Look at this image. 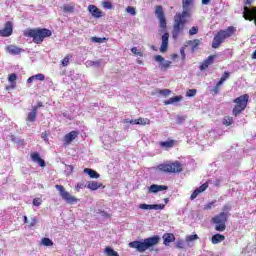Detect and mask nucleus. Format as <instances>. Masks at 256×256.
<instances>
[{
  "mask_svg": "<svg viewBox=\"0 0 256 256\" xmlns=\"http://www.w3.org/2000/svg\"><path fill=\"white\" fill-rule=\"evenodd\" d=\"M182 97L181 96H174L170 98L169 100H166L164 102L165 105H172V103H179L181 101Z\"/></svg>",
  "mask_w": 256,
  "mask_h": 256,
  "instance_id": "obj_27",
  "label": "nucleus"
},
{
  "mask_svg": "<svg viewBox=\"0 0 256 256\" xmlns=\"http://www.w3.org/2000/svg\"><path fill=\"white\" fill-rule=\"evenodd\" d=\"M167 189H169L168 186L157 184H152L148 187L149 193H159V191H167Z\"/></svg>",
  "mask_w": 256,
  "mask_h": 256,
  "instance_id": "obj_18",
  "label": "nucleus"
},
{
  "mask_svg": "<svg viewBox=\"0 0 256 256\" xmlns=\"http://www.w3.org/2000/svg\"><path fill=\"white\" fill-rule=\"evenodd\" d=\"M139 209L143 211L154 209L155 211H163L165 204H140Z\"/></svg>",
  "mask_w": 256,
  "mask_h": 256,
  "instance_id": "obj_11",
  "label": "nucleus"
},
{
  "mask_svg": "<svg viewBox=\"0 0 256 256\" xmlns=\"http://www.w3.org/2000/svg\"><path fill=\"white\" fill-rule=\"evenodd\" d=\"M45 79L44 74H36L27 79V83H32L34 81H43Z\"/></svg>",
  "mask_w": 256,
  "mask_h": 256,
  "instance_id": "obj_24",
  "label": "nucleus"
},
{
  "mask_svg": "<svg viewBox=\"0 0 256 256\" xmlns=\"http://www.w3.org/2000/svg\"><path fill=\"white\" fill-rule=\"evenodd\" d=\"M225 239V235L223 234H214L211 238L212 245H219V243H222V241Z\"/></svg>",
  "mask_w": 256,
  "mask_h": 256,
  "instance_id": "obj_21",
  "label": "nucleus"
},
{
  "mask_svg": "<svg viewBox=\"0 0 256 256\" xmlns=\"http://www.w3.org/2000/svg\"><path fill=\"white\" fill-rule=\"evenodd\" d=\"M193 3V0H182L183 11H189V5Z\"/></svg>",
  "mask_w": 256,
  "mask_h": 256,
  "instance_id": "obj_33",
  "label": "nucleus"
},
{
  "mask_svg": "<svg viewBox=\"0 0 256 256\" xmlns=\"http://www.w3.org/2000/svg\"><path fill=\"white\" fill-rule=\"evenodd\" d=\"M197 239H199L197 234L186 236V243H191V241H196Z\"/></svg>",
  "mask_w": 256,
  "mask_h": 256,
  "instance_id": "obj_38",
  "label": "nucleus"
},
{
  "mask_svg": "<svg viewBox=\"0 0 256 256\" xmlns=\"http://www.w3.org/2000/svg\"><path fill=\"white\" fill-rule=\"evenodd\" d=\"M215 203H217V200L208 202L206 205H204V211H211V209H213V207H215Z\"/></svg>",
  "mask_w": 256,
  "mask_h": 256,
  "instance_id": "obj_35",
  "label": "nucleus"
},
{
  "mask_svg": "<svg viewBox=\"0 0 256 256\" xmlns=\"http://www.w3.org/2000/svg\"><path fill=\"white\" fill-rule=\"evenodd\" d=\"M162 238L164 239V245L169 246V245H171V243H174L175 234L165 233Z\"/></svg>",
  "mask_w": 256,
  "mask_h": 256,
  "instance_id": "obj_20",
  "label": "nucleus"
},
{
  "mask_svg": "<svg viewBox=\"0 0 256 256\" xmlns=\"http://www.w3.org/2000/svg\"><path fill=\"white\" fill-rule=\"evenodd\" d=\"M157 168L162 173H181L183 171V165L179 161L162 163Z\"/></svg>",
  "mask_w": 256,
  "mask_h": 256,
  "instance_id": "obj_7",
  "label": "nucleus"
},
{
  "mask_svg": "<svg viewBox=\"0 0 256 256\" xmlns=\"http://www.w3.org/2000/svg\"><path fill=\"white\" fill-rule=\"evenodd\" d=\"M7 51L8 53H10V55H19V53H21V48L10 45V46H7Z\"/></svg>",
  "mask_w": 256,
  "mask_h": 256,
  "instance_id": "obj_25",
  "label": "nucleus"
},
{
  "mask_svg": "<svg viewBox=\"0 0 256 256\" xmlns=\"http://www.w3.org/2000/svg\"><path fill=\"white\" fill-rule=\"evenodd\" d=\"M138 125H151L149 118H138Z\"/></svg>",
  "mask_w": 256,
  "mask_h": 256,
  "instance_id": "obj_36",
  "label": "nucleus"
},
{
  "mask_svg": "<svg viewBox=\"0 0 256 256\" xmlns=\"http://www.w3.org/2000/svg\"><path fill=\"white\" fill-rule=\"evenodd\" d=\"M159 241H161V238L159 235H155L145 238L144 241H132L129 243V247L132 249H137L139 253H145L147 249H151V247L158 245Z\"/></svg>",
  "mask_w": 256,
  "mask_h": 256,
  "instance_id": "obj_3",
  "label": "nucleus"
},
{
  "mask_svg": "<svg viewBox=\"0 0 256 256\" xmlns=\"http://www.w3.org/2000/svg\"><path fill=\"white\" fill-rule=\"evenodd\" d=\"M171 67V61L169 60H164L162 63H161V66H160V69L162 71H167V69H169Z\"/></svg>",
  "mask_w": 256,
  "mask_h": 256,
  "instance_id": "obj_32",
  "label": "nucleus"
},
{
  "mask_svg": "<svg viewBox=\"0 0 256 256\" xmlns=\"http://www.w3.org/2000/svg\"><path fill=\"white\" fill-rule=\"evenodd\" d=\"M127 13H129L130 15H136L137 11H135V8H133V6H128L126 8Z\"/></svg>",
  "mask_w": 256,
  "mask_h": 256,
  "instance_id": "obj_43",
  "label": "nucleus"
},
{
  "mask_svg": "<svg viewBox=\"0 0 256 256\" xmlns=\"http://www.w3.org/2000/svg\"><path fill=\"white\" fill-rule=\"evenodd\" d=\"M237 33V28L235 26H229L224 30H219L213 38L212 49H219L222 43H225V39L233 37Z\"/></svg>",
  "mask_w": 256,
  "mask_h": 256,
  "instance_id": "obj_4",
  "label": "nucleus"
},
{
  "mask_svg": "<svg viewBox=\"0 0 256 256\" xmlns=\"http://www.w3.org/2000/svg\"><path fill=\"white\" fill-rule=\"evenodd\" d=\"M83 187H85V183H78L76 185V190L79 191L80 189H83Z\"/></svg>",
  "mask_w": 256,
  "mask_h": 256,
  "instance_id": "obj_52",
  "label": "nucleus"
},
{
  "mask_svg": "<svg viewBox=\"0 0 256 256\" xmlns=\"http://www.w3.org/2000/svg\"><path fill=\"white\" fill-rule=\"evenodd\" d=\"M229 213L220 212L216 216L212 218V223H214L215 231H219L220 233L227 229V221H228Z\"/></svg>",
  "mask_w": 256,
  "mask_h": 256,
  "instance_id": "obj_6",
  "label": "nucleus"
},
{
  "mask_svg": "<svg viewBox=\"0 0 256 256\" xmlns=\"http://www.w3.org/2000/svg\"><path fill=\"white\" fill-rule=\"evenodd\" d=\"M24 37L32 39L36 45H41L45 39L51 37L53 32L47 28H30L23 32Z\"/></svg>",
  "mask_w": 256,
  "mask_h": 256,
  "instance_id": "obj_1",
  "label": "nucleus"
},
{
  "mask_svg": "<svg viewBox=\"0 0 256 256\" xmlns=\"http://www.w3.org/2000/svg\"><path fill=\"white\" fill-rule=\"evenodd\" d=\"M211 3V0H202V5H209Z\"/></svg>",
  "mask_w": 256,
  "mask_h": 256,
  "instance_id": "obj_62",
  "label": "nucleus"
},
{
  "mask_svg": "<svg viewBox=\"0 0 256 256\" xmlns=\"http://www.w3.org/2000/svg\"><path fill=\"white\" fill-rule=\"evenodd\" d=\"M155 61H157L158 63H163L165 61V58H163V56L161 55H156L154 57Z\"/></svg>",
  "mask_w": 256,
  "mask_h": 256,
  "instance_id": "obj_50",
  "label": "nucleus"
},
{
  "mask_svg": "<svg viewBox=\"0 0 256 256\" xmlns=\"http://www.w3.org/2000/svg\"><path fill=\"white\" fill-rule=\"evenodd\" d=\"M72 58H73V55L67 54V55L64 57V59H62V61H61L62 67H67V66L69 65L70 59H72Z\"/></svg>",
  "mask_w": 256,
  "mask_h": 256,
  "instance_id": "obj_30",
  "label": "nucleus"
},
{
  "mask_svg": "<svg viewBox=\"0 0 256 256\" xmlns=\"http://www.w3.org/2000/svg\"><path fill=\"white\" fill-rule=\"evenodd\" d=\"M17 143L21 145V147H25V139H20L17 141Z\"/></svg>",
  "mask_w": 256,
  "mask_h": 256,
  "instance_id": "obj_55",
  "label": "nucleus"
},
{
  "mask_svg": "<svg viewBox=\"0 0 256 256\" xmlns=\"http://www.w3.org/2000/svg\"><path fill=\"white\" fill-rule=\"evenodd\" d=\"M92 65H97V67H99V65H101V60L93 61Z\"/></svg>",
  "mask_w": 256,
  "mask_h": 256,
  "instance_id": "obj_61",
  "label": "nucleus"
},
{
  "mask_svg": "<svg viewBox=\"0 0 256 256\" xmlns=\"http://www.w3.org/2000/svg\"><path fill=\"white\" fill-rule=\"evenodd\" d=\"M31 160L33 163H38L40 167H45V160L42 159V157L37 152H32L30 154Z\"/></svg>",
  "mask_w": 256,
  "mask_h": 256,
  "instance_id": "obj_17",
  "label": "nucleus"
},
{
  "mask_svg": "<svg viewBox=\"0 0 256 256\" xmlns=\"http://www.w3.org/2000/svg\"><path fill=\"white\" fill-rule=\"evenodd\" d=\"M198 190V193H203L204 191H207L209 189V182H206L202 184L200 187L196 188Z\"/></svg>",
  "mask_w": 256,
  "mask_h": 256,
  "instance_id": "obj_37",
  "label": "nucleus"
},
{
  "mask_svg": "<svg viewBox=\"0 0 256 256\" xmlns=\"http://www.w3.org/2000/svg\"><path fill=\"white\" fill-rule=\"evenodd\" d=\"M176 249H185V242L183 240H178L175 244Z\"/></svg>",
  "mask_w": 256,
  "mask_h": 256,
  "instance_id": "obj_39",
  "label": "nucleus"
},
{
  "mask_svg": "<svg viewBox=\"0 0 256 256\" xmlns=\"http://www.w3.org/2000/svg\"><path fill=\"white\" fill-rule=\"evenodd\" d=\"M88 11L91 13L92 17H95V19H99L103 17V12L95 5L90 4L88 6Z\"/></svg>",
  "mask_w": 256,
  "mask_h": 256,
  "instance_id": "obj_14",
  "label": "nucleus"
},
{
  "mask_svg": "<svg viewBox=\"0 0 256 256\" xmlns=\"http://www.w3.org/2000/svg\"><path fill=\"white\" fill-rule=\"evenodd\" d=\"M223 211H231V206L230 205H224L223 206Z\"/></svg>",
  "mask_w": 256,
  "mask_h": 256,
  "instance_id": "obj_56",
  "label": "nucleus"
},
{
  "mask_svg": "<svg viewBox=\"0 0 256 256\" xmlns=\"http://www.w3.org/2000/svg\"><path fill=\"white\" fill-rule=\"evenodd\" d=\"M155 15L160 23V29H167V18H165V12L163 6L158 5L155 7Z\"/></svg>",
  "mask_w": 256,
  "mask_h": 256,
  "instance_id": "obj_9",
  "label": "nucleus"
},
{
  "mask_svg": "<svg viewBox=\"0 0 256 256\" xmlns=\"http://www.w3.org/2000/svg\"><path fill=\"white\" fill-rule=\"evenodd\" d=\"M191 17V13L189 11H182V13H177L174 16V24H173V30H172V37L173 39H177L183 31H185V25H187V22Z\"/></svg>",
  "mask_w": 256,
  "mask_h": 256,
  "instance_id": "obj_2",
  "label": "nucleus"
},
{
  "mask_svg": "<svg viewBox=\"0 0 256 256\" xmlns=\"http://www.w3.org/2000/svg\"><path fill=\"white\" fill-rule=\"evenodd\" d=\"M252 59H256V50L252 53Z\"/></svg>",
  "mask_w": 256,
  "mask_h": 256,
  "instance_id": "obj_64",
  "label": "nucleus"
},
{
  "mask_svg": "<svg viewBox=\"0 0 256 256\" xmlns=\"http://www.w3.org/2000/svg\"><path fill=\"white\" fill-rule=\"evenodd\" d=\"M41 203H43V200L41 198H34L33 199V205L35 207H39L41 205Z\"/></svg>",
  "mask_w": 256,
  "mask_h": 256,
  "instance_id": "obj_44",
  "label": "nucleus"
},
{
  "mask_svg": "<svg viewBox=\"0 0 256 256\" xmlns=\"http://www.w3.org/2000/svg\"><path fill=\"white\" fill-rule=\"evenodd\" d=\"M180 54H181L182 58L185 59V47L180 49Z\"/></svg>",
  "mask_w": 256,
  "mask_h": 256,
  "instance_id": "obj_57",
  "label": "nucleus"
},
{
  "mask_svg": "<svg viewBox=\"0 0 256 256\" xmlns=\"http://www.w3.org/2000/svg\"><path fill=\"white\" fill-rule=\"evenodd\" d=\"M79 137V132L73 130L64 136V145H71Z\"/></svg>",
  "mask_w": 256,
  "mask_h": 256,
  "instance_id": "obj_13",
  "label": "nucleus"
},
{
  "mask_svg": "<svg viewBox=\"0 0 256 256\" xmlns=\"http://www.w3.org/2000/svg\"><path fill=\"white\" fill-rule=\"evenodd\" d=\"M223 83L225 82L220 78V80L216 83V86L221 88V85H223Z\"/></svg>",
  "mask_w": 256,
  "mask_h": 256,
  "instance_id": "obj_59",
  "label": "nucleus"
},
{
  "mask_svg": "<svg viewBox=\"0 0 256 256\" xmlns=\"http://www.w3.org/2000/svg\"><path fill=\"white\" fill-rule=\"evenodd\" d=\"M223 125L226 127H229L230 125H233V117L231 116H225L222 120Z\"/></svg>",
  "mask_w": 256,
  "mask_h": 256,
  "instance_id": "obj_29",
  "label": "nucleus"
},
{
  "mask_svg": "<svg viewBox=\"0 0 256 256\" xmlns=\"http://www.w3.org/2000/svg\"><path fill=\"white\" fill-rule=\"evenodd\" d=\"M37 225V218H31L29 227H35Z\"/></svg>",
  "mask_w": 256,
  "mask_h": 256,
  "instance_id": "obj_51",
  "label": "nucleus"
},
{
  "mask_svg": "<svg viewBox=\"0 0 256 256\" xmlns=\"http://www.w3.org/2000/svg\"><path fill=\"white\" fill-rule=\"evenodd\" d=\"M159 145L162 149H172V147H175V140L161 141Z\"/></svg>",
  "mask_w": 256,
  "mask_h": 256,
  "instance_id": "obj_22",
  "label": "nucleus"
},
{
  "mask_svg": "<svg viewBox=\"0 0 256 256\" xmlns=\"http://www.w3.org/2000/svg\"><path fill=\"white\" fill-rule=\"evenodd\" d=\"M131 52L134 55H138V57H143V52H141V50L137 49V47L131 48Z\"/></svg>",
  "mask_w": 256,
  "mask_h": 256,
  "instance_id": "obj_40",
  "label": "nucleus"
},
{
  "mask_svg": "<svg viewBox=\"0 0 256 256\" xmlns=\"http://www.w3.org/2000/svg\"><path fill=\"white\" fill-rule=\"evenodd\" d=\"M36 119H37V114H35L34 112H30L28 113L26 121H29V123H34Z\"/></svg>",
  "mask_w": 256,
  "mask_h": 256,
  "instance_id": "obj_34",
  "label": "nucleus"
},
{
  "mask_svg": "<svg viewBox=\"0 0 256 256\" xmlns=\"http://www.w3.org/2000/svg\"><path fill=\"white\" fill-rule=\"evenodd\" d=\"M64 13H74L75 12V6L74 5H64L63 6Z\"/></svg>",
  "mask_w": 256,
  "mask_h": 256,
  "instance_id": "obj_31",
  "label": "nucleus"
},
{
  "mask_svg": "<svg viewBox=\"0 0 256 256\" xmlns=\"http://www.w3.org/2000/svg\"><path fill=\"white\" fill-rule=\"evenodd\" d=\"M199 45H201V41H200L199 39H194V40H193L192 49H193V50L197 49V47H199Z\"/></svg>",
  "mask_w": 256,
  "mask_h": 256,
  "instance_id": "obj_49",
  "label": "nucleus"
},
{
  "mask_svg": "<svg viewBox=\"0 0 256 256\" xmlns=\"http://www.w3.org/2000/svg\"><path fill=\"white\" fill-rule=\"evenodd\" d=\"M41 243L44 247H53V240L50 238L44 237L41 239Z\"/></svg>",
  "mask_w": 256,
  "mask_h": 256,
  "instance_id": "obj_28",
  "label": "nucleus"
},
{
  "mask_svg": "<svg viewBox=\"0 0 256 256\" xmlns=\"http://www.w3.org/2000/svg\"><path fill=\"white\" fill-rule=\"evenodd\" d=\"M199 195H201V194L198 192L197 189H195V190L192 192L191 196H190L191 201L197 199V196H199Z\"/></svg>",
  "mask_w": 256,
  "mask_h": 256,
  "instance_id": "obj_47",
  "label": "nucleus"
},
{
  "mask_svg": "<svg viewBox=\"0 0 256 256\" xmlns=\"http://www.w3.org/2000/svg\"><path fill=\"white\" fill-rule=\"evenodd\" d=\"M2 37H11L13 35V23L7 21L4 28L1 30Z\"/></svg>",
  "mask_w": 256,
  "mask_h": 256,
  "instance_id": "obj_12",
  "label": "nucleus"
},
{
  "mask_svg": "<svg viewBox=\"0 0 256 256\" xmlns=\"http://www.w3.org/2000/svg\"><path fill=\"white\" fill-rule=\"evenodd\" d=\"M36 107L39 109V107H43V102H38Z\"/></svg>",
  "mask_w": 256,
  "mask_h": 256,
  "instance_id": "obj_63",
  "label": "nucleus"
},
{
  "mask_svg": "<svg viewBox=\"0 0 256 256\" xmlns=\"http://www.w3.org/2000/svg\"><path fill=\"white\" fill-rule=\"evenodd\" d=\"M229 77H231V73L229 71H225L220 79L225 82Z\"/></svg>",
  "mask_w": 256,
  "mask_h": 256,
  "instance_id": "obj_48",
  "label": "nucleus"
},
{
  "mask_svg": "<svg viewBox=\"0 0 256 256\" xmlns=\"http://www.w3.org/2000/svg\"><path fill=\"white\" fill-rule=\"evenodd\" d=\"M55 188L60 193V197L65 201L68 205H75V203L79 202V198L71 195L67 190H65V187L63 185H55Z\"/></svg>",
  "mask_w": 256,
  "mask_h": 256,
  "instance_id": "obj_8",
  "label": "nucleus"
},
{
  "mask_svg": "<svg viewBox=\"0 0 256 256\" xmlns=\"http://www.w3.org/2000/svg\"><path fill=\"white\" fill-rule=\"evenodd\" d=\"M101 187H103V183L97 181L87 182V189H90V191H97V189H101Z\"/></svg>",
  "mask_w": 256,
  "mask_h": 256,
  "instance_id": "obj_19",
  "label": "nucleus"
},
{
  "mask_svg": "<svg viewBox=\"0 0 256 256\" xmlns=\"http://www.w3.org/2000/svg\"><path fill=\"white\" fill-rule=\"evenodd\" d=\"M254 0H244L245 7H250Z\"/></svg>",
  "mask_w": 256,
  "mask_h": 256,
  "instance_id": "obj_53",
  "label": "nucleus"
},
{
  "mask_svg": "<svg viewBox=\"0 0 256 256\" xmlns=\"http://www.w3.org/2000/svg\"><path fill=\"white\" fill-rule=\"evenodd\" d=\"M8 81H9L10 83H15V81H17V74H15V73L10 74V75L8 76Z\"/></svg>",
  "mask_w": 256,
  "mask_h": 256,
  "instance_id": "obj_41",
  "label": "nucleus"
},
{
  "mask_svg": "<svg viewBox=\"0 0 256 256\" xmlns=\"http://www.w3.org/2000/svg\"><path fill=\"white\" fill-rule=\"evenodd\" d=\"M198 33H199V28L197 26H194L189 30V35H197Z\"/></svg>",
  "mask_w": 256,
  "mask_h": 256,
  "instance_id": "obj_42",
  "label": "nucleus"
},
{
  "mask_svg": "<svg viewBox=\"0 0 256 256\" xmlns=\"http://www.w3.org/2000/svg\"><path fill=\"white\" fill-rule=\"evenodd\" d=\"M219 89L220 87L215 85L214 88L212 89L213 93H215V95H217V93H219Z\"/></svg>",
  "mask_w": 256,
  "mask_h": 256,
  "instance_id": "obj_54",
  "label": "nucleus"
},
{
  "mask_svg": "<svg viewBox=\"0 0 256 256\" xmlns=\"http://www.w3.org/2000/svg\"><path fill=\"white\" fill-rule=\"evenodd\" d=\"M104 253L107 256H119V253H117V251L113 250V248L109 246L105 248Z\"/></svg>",
  "mask_w": 256,
  "mask_h": 256,
  "instance_id": "obj_26",
  "label": "nucleus"
},
{
  "mask_svg": "<svg viewBox=\"0 0 256 256\" xmlns=\"http://www.w3.org/2000/svg\"><path fill=\"white\" fill-rule=\"evenodd\" d=\"M38 107L37 106H34L33 108H32V113H34L35 115H37V111H38Z\"/></svg>",
  "mask_w": 256,
  "mask_h": 256,
  "instance_id": "obj_60",
  "label": "nucleus"
},
{
  "mask_svg": "<svg viewBox=\"0 0 256 256\" xmlns=\"http://www.w3.org/2000/svg\"><path fill=\"white\" fill-rule=\"evenodd\" d=\"M169 49V33L166 32L162 35V44L160 46V53H165Z\"/></svg>",
  "mask_w": 256,
  "mask_h": 256,
  "instance_id": "obj_15",
  "label": "nucleus"
},
{
  "mask_svg": "<svg viewBox=\"0 0 256 256\" xmlns=\"http://www.w3.org/2000/svg\"><path fill=\"white\" fill-rule=\"evenodd\" d=\"M233 103H235V106L232 109V115H234V117H239V115H241V113L247 109V104L249 103V95H241L234 99Z\"/></svg>",
  "mask_w": 256,
  "mask_h": 256,
  "instance_id": "obj_5",
  "label": "nucleus"
},
{
  "mask_svg": "<svg viewBox=\"0 0 256 256\" xmlns=\"http://www.w3.org/2000/svg\"><path fill=\"white\" fill-rule=\"evenodd\" d=\"M243 18L245 21H254V25L256 27V6L252 8L244 6Z\"/></svg>",
  "mask_w": 256,
  "mask_h": 256,
  "instance_id": "obj_10",
  "label": "nucleus"
},
{
  "mask_svg": "<svg viewBox=\"0 0 256 256\" xmlns=\"http://www.w3.org/2000/svg\"><path fill=\"white\" fill-rule=\"evenodd\" d=\"M162 93H163V95H169V93H171V90L164 89V90H162Z\"/></svg>",
  "mask_w": 256,
  "mask_h": 256,
  "instance_id": "obj_58",
  "label": "nucleus"
},
{
  "mask_svg": "<svg viewBox=\"0 0 256 256\" xmlns=\"http://www.w3.org/2000/svg\"><path fill=\"white\" fill-rule=\"evenodd\" d=\"M102 6H103L105 9H113V4H111V2H109V1H104V2H102Z\"/></svg>",
  "mask_w": 256,
  "mask_h": 256,
  "instance_id": "obj_45",
  "label": "nucleus"
},
{
  "mask_svg": "<svg viewBox=\"0 0 256 256\" xmlns=\"http://www.w3.org/2000/svg\"><path fill=\"white\" fill-rule=\"evenodd\" d=\"M84 173H87L91 179H99L100 175L97 173V171L91 169V168H85Z\"/></svg>",
  "mask_w": 256,
  "mask_h": 256,
  "instance_id": "obj_23",
  "label": "nucleus"
},
{
  "mask_svg": "<svg viewBox=\"0 0 256 256\" xmlns=\"http://www.w3.org/2000/svg\"><path fill=\"white\" fill-rule=\"evenodd\" d=\"M216 57L217 55L208 56V58L204 60L200 65V71H205L209 67V65H213Z\"/></svg>",
  "mask_w": 256,
  "mask_h": 256,
  "instance_id": "obj_16",
  "label": "nucleus"
},
{
  "mask_svg": "<svg viewBox=\"0 0 256 256\" xmlns=\"http://www.w3.org/2000/svg\"><path fill=\"white\" fill-rule=\"evenodd\" d=\"M197 95V90L196 89H189L187 91V97H195Z\"/></svg>",
  "mask_w": 256,
  "mask_h": 256,
  "instance_id": "obj_46",
  "label": "nucleus"
}]
</instances>
